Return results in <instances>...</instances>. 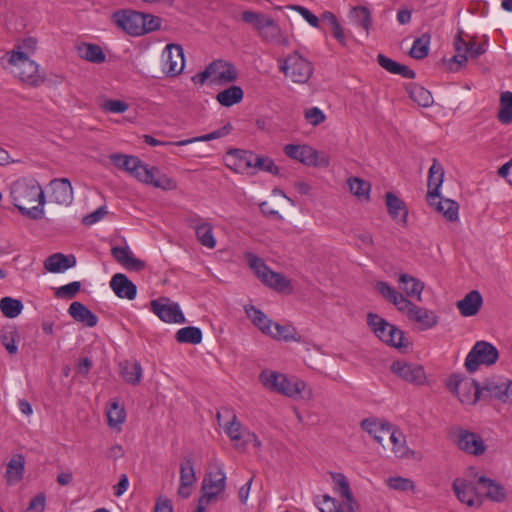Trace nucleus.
Here are the masks:
<instances>
[{"label":"nucleus","instance_id":"obj_1","mask_svg":"<svg viewBox=\"0 0 512 512\" xmlns=\"http://www.w3.org/2000/svg\"><path fill=\"white\" fill-rule=\"evenodd\" d=\"M9 195L12 204L24 216L38 220L44 215V192L38 181L31 177H21L11 183Z\"/></svg>","mask_w":512,"mask_h":512},{"label":"nucleus","instance_id":"obj_2","mask_svg":"<svg viewBox=\"0 0 512 512\" xmlns=\"http://www.w3.org/2000/svg\"><path fill=\"white\" fill-rule=\"evenodd\" d=\"M375 287L379 294L393 304L399 312L405 314L410 321L419 324L421 330L430 329L437 324L438 318L434 312L415 305L389 283L378 281Z\"/></svg>","mask_w":512,"mask_h":512},{"label":"nucleus","instance_id":"obj_3","mask_svg":"<svg viewBox=\"0 0 512 512\" xmlns=\"http://www.w3.org/2000/svg\"><path fill=\"white\" fill-rule=\"evenodd\" d=\"M367 325L383 343L398 349L408 347L404 332L378 314L368 313Z\"/></svg>","mask_w":512,"mask_h":512},{"label":"nucleus","instance_id":"obj_4","mask_svg":"<svg viewBox=\"0 0 512 512\" xmlns=\"http://www.w3.org/2000/svg\"><path fill=\"white\" fill-rule=\"evenodd\" d=\"M259 380L266 389L291 398L299 396L306 386L303 381L291 380L286 375L272 370L262 371Z\"/></svg>","mask_w":512,"mask_h":512},{"label":"nucleus","instance_id":"obj_5","mask_svg":"<svg viewBox=\"0 0 512 512\" xmlns=\"http://www.w3.org/2000/svg\"><path fill=\"white\" fill-rule=\"evenodd\" d=\"M8 62L12 66L17 67L18 75L22 82L34 87L44 83L45 76L39 73L38 64L29 59L19 46L9 53Z\"/></svg>","mask_w":512,"mask_h":512},{"label":"nucleus","instance_id":"obj_6","mask_svg":"<svg viewBox=\"0 0 512 512\" xmlns=\"http://www.w3.org/2000/svg\"><path fill=\"white\" fill-rule=\"evenodd\" d=\"M331 478L335 485V490L345 500V503L343 506H337L335 499L325 495L323 499L325 507L320 508L321 512H355V500L347 477L342 473L332 472Z\"/></svg>","mask_w":512,"mask_h":512},{"label":"nucleus","instance_id":"obj_7","mask_svg":"<svg viewBox=\"0 0 512 512\" xmlns=\"http://www.w3.org/2000/svg\"><path fill=\"white\" fill-rule=\"evenodd\" d=\"M279 69L294 83H306L312 75L313 67L311 62L305 59L298 52H294L283 60H278Z\"/></svg>","mask_w":512,"mask_h":512},{"label":"nucleus","instance_id":"obj_8","mask_svg":"<svg viewBox=\"0 0 512 512\" xmlns=\"http://www.w3.org/2000/svg\"><path fill=\"white\" fill-rule=\"evenodd\" d=\"M498 358L499 353L494 345L486 341H478L468 353L465 359V367L470 373H473L480 365H493Z\"/></svg>","mask_w":512,"mask_h":512},{"label":"nucleus","instance_id":"obj_9","mask_svg":"<svg viewBox=\"0 0 512 512\" xmlns=\"http://www.w3.org/2000/svg\"><path fill=\"white\" fill-rule=\"evenodd\" d=\"M283 151L287 157L307 166L327 167L329 165L326 155H320L316 149L308 145L287 144Z\"/></svg>","mask_w":512,"mask_h":512},{"label":"nucleus","instance_id":"obj_10","mask_svg":"<svg viewBox=\"0 0 512 512\" xmlns=\"http://www.w3.org/2000/svg\"><path fill=\"white\" fill-rule=\"evenodd\" d=\"M452 437L457 447L469 455L480 456L484 454L487 449L482 437L467 429L461 427L455 428L452 431Z\"/></svg>","mask_w":512,"mask_h":512},{"label":"nucleus","instance_id":"obj_11","mask_svg":"<svg viewBox=\"0 0 512 512\" xmlns=\"http://www.w3.org/2000/svg\"><path fill=\"white\" fill-rule=\"evenodd\" d=\"M112 19L118 28L131 36L145 34L143 13L134 10H119L113 13Z\"/></svg>","mask_w":512,"mask_h":512},{"label":"nucleus","instance_id":"obj_12","mask_svg":"<svg viewBox=\"0 0 512 512\" xmlns=\"http://www.w3.org/2000/svg\"><path fill=\"white\" fill-rule=\"evenodd\" d=\"M150 305L152 312L157 315L163 322L178 324L186 322L185 316L182 313L179 304L167 297H160L158 299L152 300Z\"/></svg>","mask_w":512,"mask_h":512},{"label":"nucleus","instance_id":"obj_13","mask_svg":"<svg viewBox=\"0 0 512 512\" xmlns=\"http://www.w3.org/2000/svg\"><path fill=\"white\" fill-rule=\"evenodd\" d=\"M226 486V475L221 467L216 472H209L203 479L201 487V497L199 501L209 504L221 495Z\"/></svg>","mask_w":512,"mask_h":512},{"label":"nucleus","instance_id":"obj_14","mask_svg":"<svg viewBox=\"0 0 512 512\" xmlns=\"http://www.w3.org/2000/svg\"><path fill=\"white\" fill-rule=\"evenodd\" d=\"M453 490L458 500L470 507L482 504V488L479 479L476 483L472 481L457 478L453 482Z\"/></svg>","mask_w":512,"mask_h":512},{"label":"nucleus","instance_id":"obj_15","mask_svg":"<svg viewBox=\"0 0 512 512\" xmlns=\"http://www.w3.org/2000/svg\"><path fill=\"white\" fill-rule=\"evenodd\" d=\"M162 71L168 76H177L182 73L185 60L181 45L168 44L162 53Z\"/></svg>","mask_w":512,"mask_h":512},{"label":"nucleus","instance_id":"obj_16","mask_svg":"<svg viewBox=\"0 0 512 512\" xmlns=\"http://www.w3.org/2000/svg\"><path fill=\"white\" fill-rule=\"evenodd\" d=\"M210 74V83L223 85L234 82L238 77L236 67L224 60H214L207 66Z\"/></svg>","mask_w":512,"mask_h":512},{"label":"nucleus","instance_id":"obj_17","mask_svg":"<svg viewBox=\"0 0 512 512\" xmlns=\"http://www.w3.org/2000/svg\"><path fill=\"white\" fill-rule=\"evenodd\" d=\"M391 371L406 382L420 386L426 381L424 368L418 364L395 361L391 365Z\"/></svg>","mask_w":512,"mask_h":512},{"label":"nucleus","instance_id":"obj_18","mask_svg":"<svg viewBox=\"0 0 512 512\" xmlns=\"http://www.w3.org/2000/svg\"><path fill=\"white\" fill-rule=\"evenodd\" d=\"M216 417L219 426L224 429L230 440L235 442V444L239 443L246 430L243 429L234 411L229 408H223L221 411L217 412Z\"/></svg>","mask_w":512,"mask_h":512},{"label":"nucleus","instance_id":"obj_19","mask_svg":"<svg viewBox=\"0 0 512 512\" xmlns=\"http://www.w3.org/2000/svg\"><path fill=\"white\" fill-rule=\"evenodd\" d=\"M196 482V474L194 470L193 460L185 457L180 463V484L178 487V495L182 498H188L192 492V486Z\"/></svg>","mask_w":512,"mask_h":512},{"label":"nucleus","instance_id":"obj_20","mask_svg":"<svg viewBox=\"0 0 512 512\" xmlns=\"http://www.w3.org/2000/svg\"><path fill=\"white\" fill-rule=\"evenodd\" d=\"M443 178L444 169L437 159L434 158L428 173V192L426 199L429 205H434L435 200L439 198V189L443 183Z\"/></svg>","mask_w":512,"mask_h":512},{"label":"nucleus","instance_id":"obj_21","mask_svg":"<svg viewBox=\"0 0 512 512\" xmlns=\"http://www.w3.org/2000/svg\"><path fill=\"white\" fill-rule=\"evenodd\" d=\"M51 201L60 205H69L73 201V188L66 178L53 179L50 182Z\"/></svg>","mask_w":512,"mask_h":512},{"label":"nucleus","instance_id":"obj_22","mask_svg":"<svg viewBox=\"0 0 512 512\" xmlns=\"http://www.w3.org/2000/svg\"><path fill=\"white\" fill-rule=\"evenodd\" d=\"M110 287L119 298L133 300L137 294L136 285L122 273H117L111 278Z\"/></svg>","mask_w":512,"mask_h":512},{"label":"nucleus","instance_id":"obj_23","mask_svg":"<svg viewBox=\"0 0 512 512\" xmlns=\"http://www.w3.org/2000/svg\"><path fill=\"white\" fill-rule=\"evenodd\" d=\"M111 254L119 264L128 270L140 271L145 267V263L135 258L127 245L112 247Z\"/></svg>","mask_w":512,"mask_h":512},{"label":"nucleus","instance_id":"obj_24","mask_svg":"<svg viewBox=\"0 0 512 512\" xmlns=\"http://www.w3.org/2000/svg\"><path fill=\"white\" fill-rule=\"evenodd\" d=\"M385 199L387 210L391 218L398 224L406 226L408 210L405 203L392 192H387Z\"/></svg>","mask_w":512,"mask_h":512},{"label":"nucleus","instance_id":"obj_25","mask_svg":"<svg viewBox=\"0 0 512 512\" xmlns=\"http://www.w3.org/2000/svg\"><path fill=\"white\" fill-rule=\"evenodd\" d=\"M361 428L372 436L379 444H383V441L388 435H390L392 425L371 417L361 421Z\"/></svg>","mask_w":512,"mask_h":512},{"label":"nucleus","instance_id":"obj_26","mask_svg":"<svg viewBox=\"0 0 512 512\" xmlns=\"http://www.w3.org/2000/svg\"><path fill=\"white\" fill-rule=\"evenodd\" d=\"M76 265L74 255H64L62 253H54L46 258L44 267L51 273H62Z\"/></svg>","mask_w":512,"mask_h":512},{"label":"nucleus","instance_id":"obj_27","mask_svg":"<svg viewBox=\"0 0 512 512\" xmlns=\"http://www.w3.org/2000/svg\"><path fill=\"white\" fill-rule=\"evenodd\" d=\"M483 303V298L479 291L472 290L468 292L463 299L459 300L456 304L461 315L470 317L476 315Z\"/></svg>","mask_w":512,"mask_h":512},{"label":"nucleus","instance_id":"obj_28","mask_svg":"<svg viewBox=\"0 0 512 512\" xmlns=\"http://www.w3.org/2000/svg\"><path fill=\"white\" fill-rule=\"evenodd\" d=\"M68 313L75 321L87 327H95L98 323V317L81 302H72L68 308Z\"/></svg>","mask_w":512,"mask_h":512},{"label":"nucleus","instance_id":"obj_29","mask_svg":"<svg viewBox=\"0 0 512 512\" xmlns=\"http://www.w3.org/2000/svg\"><path fill=\"white\" fill-rule=\"evenodd\" d=\"M110 160L116 167L127 171L136 179L144 166V163L136 156L112 154Z\"/></svg>","mask_w":512,"mask_h":512},{"label":"nucleus","instance_id":"obj_30","mask_svg":"<svg viewBox=\"0 0 512 512\" xmlns=\"http://www.w3.org/2000/svg\"><path fill=\"white\" fill-rule=\"evenodd\" d=\"M479 484L482 488V500L484 498L494 502H503L505 500L506 493L501 484L485 476L479 477Z\"/></svg>","mask_w":512,"mask_h":512},{"label":"nucleus","instance_id":"obj_31","mask_svg":"<svg viewBox=\"0 0 512 512\" xmlns=\"http://www.w3.org/2000/svg\"><path fill=\"white\" fill-rule=\"evenodd\" d=\"M25 458L22 454L14 455L7 463L5 478L8 485L19 483L24 476Z\"/></svg>","mask_w":512,"mask_h":512},{"label":"nucleus","instance_id":"obj_32","mask_svg":"<svg viewBox=\"0 0 512 512\" xmlns=\"http://www.w3.org/2000/svg\"><path fill=\"white\" fill-rule=\"evenodd\" d=\"M481 390L482 393L486 391L491 397L512 401V381H487Z\"/></svg>","mask_w":512,"mask_h":512},{"label":"nucleus","instance_id":"obj_33","mask_svg":"<svg viewBox=\"0 0 512 512\" xmlns=\"http://www.w3.org/2000/svg\"><path fill=\"white\" fill-rule=\"evenodd\" d=\"M398 283L400 285V288L405 293V297L408 299L410 298H416L417 300L421 301V295L424 289V283L421 282L419 279L403 273L400 274Z\"/></svg>","mask_w":512,"mask_h":512},{"label":"nucleus","instance_id":"obj_34","mask_svg":"<svg viewBox=\"0 0 512 512\" xmlns=\"http://www.w3.org/2000/svg\"><path fill=\"white\" fill-rule=\"evenodd\" d=\"M261 282L280 293L290 294L293 291L290 281L283 274L274 272L271 269L264 275V279Z\"/></svg>","mask_w":512,"mask_h":512},{"label":"nucleus","instance_id":"obj_35","mask_svg":"<svg viewBox=\"0 0 512 512\" xmlns=\"http://www.w3.org/2000/svg\"><path fill=\"white\" fill-rule=\"evenodd\" d=\"M377 62L383 69L392 74L401 75L406 79L415 78V72L408 66L402 65L383 54H378Z\"/></svg>","mask_w":512,"mask_h":512},{"label":"nucleus","instance_id":"obj_36","mask_svg":"<svg viewBox=\"0 0 512 512\" xmlns=\"http://www.w3.org/2000/svg\"><path fill=\"white\" fill-rule=\"evenodd\" d=\"M482 394L481 387L475 380L465 378L457 397L464 404H474Z\"/></svg>","mask_w":512,"mask_h":512},{"label":"nucleus","instance_id":"obj_37","mask_svg":"<svg viewBox=\"0 0 512 512\" xmlns=\"http://www.w3.org/2000/svg\"><path fill=\"white\" fill-rule=\"evenodd\" d=\"M77 53L80 58L91 63L100 64L106 60L102 48L97 44L82 43L77 47Z\"/></svg>","mask_w":512,"mask_h":512},{"label":"nucleus","instance_id":"obj_38","mask_svg":"<svg viewBox=\"0 0 512 512\" xmlns=\"http://www.w3.org/2000/svg\"><path fill=\"white\" fill-rule=\"evenodd\" d=\"M244 91L240 86L232 85L216 95L218 103L224 107H231L242 101Z\"/></svg>","mask_w":512,"mask_h":512},{"label":"nucleus","instance_id":"obj_39","mask_svg":"<svg viewBox=\"0 0 512 512\" xmlns=\"http://www.w3.org/2000/svg\"><path fill=\"white\" fill-rule=\"evenodd\" d=\"M120 374L127 383L136 385L142 377L141 364L136 360L124 361L120 364Z\"/></svg>","mask_w":512,"mask_h":512},{"label":"nucleus","instance_id":"obj_40","mask_svg":"<svg viewBox=\"0 0 512 512\" xmlns=\"http://www.w3.org/2000/svg\"><path fill=\"white\" fill-rule=\"evenodd\" d=\"M431 206L434 207L437 212L443 214L448 221L454 222L458 220L459 205L456 201L439 196V198L435 200V204Z\"/></svg>","mask_w":512,"mask_h":512},{"label":"nucleus","instance_id":"obj_41","mask_svg":"<svg viewBox=\"0 0 512 512\" xmlns=\"http://www.w3.org/2000/svg\"><path fill=\"white\" fill-rule=\"evenodd\" d=\"M245 312L251 319L252 323L257 326L264 334L269 335L273 328L274 322L269 319L261 310L254 306L246 307Z\"/></svg>","mask_w":512,"mask_h":512},{"label":"nucleus","instance_id":"obj_42","mask_svg":"<svg viewBox=\"0 0 512 512\" xmlns=\"http://www.w3.org/2000/svg\"><path fill=\"white\" fill-rule=\"evenodd\" d=\"M463 31L459 30L456 37L454 38L453 46L456 51V55L451 59L452 63H456L459 67L466 64L468 60V51L470 42H467L463 39Z\"/></svg>","mask_w":512,"mask_h":512},{"label":"nucleus","instance_id":"obj_43","mask_svg":"<svg viewBox=\"0 0 512 512\" xmlns=\"http://www.w3.org/2000/svg\"><path fill=\"white\" fill-rule=\"evenodd\" d=\"M350 18L354 25L361 27L368 35L372 26L371 12L364 6H357L351 9Z\"/></svg>","mask_w":512,"mask_h":512},{"label":"nucleus","instance_id":"obj_44","mask_svg":"<svg viewBox=\"0 0 512 512\" xmlns=\"http://www.w3.org/2000/svg\"><path fill=\"white\" fill-rule=\"evenodd\" d=\"M232 129H233V127H232L231 123H227L223 127L219 128L215 131H212L208 134L190 138V139L176 141L175 145L176 146H184V145H188V144H191L194 142H207V141H211L214 139L222 138V137L227 136L232 131Z\"/></svg>","mask_w":512,"mask_h":512},{"label":"nucleus","instance_id":"obj_45","mask_svg":"<svg viewBox=\"0 0 512 512\" xmlns=\"http://www.w3.org/2000/svg\"><path fill=\"white\" fill-rule=\"evenodd\" d=\"M241 19L247 23L252 25V27L257 31L258 35L265 29L268 22L272 20L271 17L260 13L254 12L251 10H246L241 13Z\"/></svg>","mask_w":512,"mask_h":512},{"label":"nucleus","instance_id":"obj_46","mask_svg":"<svg viewBox=\"0 0 512 512\" xmlns=\"http://www.w3.org/2000/svg\"><path fill=\"white\" fill-rule=\"evenodd\" d=\"M175 338L179 343L200 344L202 342V331L195 326H187L176 332Z\"/></svg>","mask_w":512,"mask_h":512},{"label":"nucleus","instance_id":"obj_47","mask_svg":"<svg viewBox=\"0 0 512 512\" xmlns=\"http://www.w3.org/2000/svg\"><path fill=\"white\" fill-rule=\"evenodd\" d=\"M498 120L502 124H510L512 122V92H502L500 95V109L498 112Z\"/></svg>","mask_w":512,"mask_h":512},{"label":"nucleus","instance_id":"obj_48","mask_svg":"<svg viewBox=\"0 0 512 512\" xmlns=\"http://www.w3.org/2000/svg\"><path fill=\"white\" fill-rule=\"evenodd\" d=\"M195 234L198 241L204 247L209 249H213L216 246V239L213 235V226L212 224H197L195 226Z\"/></svg>","mask_w":512,"mask_h":512},{"label":"nucleus","instance_id":"obj_49","mask_svg":"<svg viewBox=\"0 0 512 512\" xmlns=\"http://www.w3.org/2000/svg\"><path fill=\"white\" fill-rule=\"evenodd\" d=\"M431 35L424 33L414 40L410 50V56L414 59H423L428 55Z\"/></svg>","mask_w":512,"mask_h":512},{"label":"nucleus","instance_id":"obj_50","mask_svg":"<svg viewBox=\"0 0 512 512\" xmlns=\"http://www.w3.org/2000/svg\"><path fill=\"white\" fill-rule=\"evenodd\" d=\"M252 169V174H256L257 172L260 171L268 172L272 175L279 174V167L275 164L274 160L265 155L256 154Z\"/></svg>","mask_w":512,"mask_h":512},{"label":"nucleus","instance_id":"obj_51","mask_svg":"<svg viewBox=\"0 0 512 512\" xmlns=\"http://www.w3.org/2000/svg\"><path fill=\"white\" fill-rule=\"evenodd\" d=\"M348 186L353 195L360 199H369L371 185L368 181L358 177H351L348 179Z\"/></svg>","mask_w":512,"mask_h":512},{"label":"nucleus","instance_id":"obj_52","mask_svg":"<svg viewBox=\"0 0 512 512\" xmlns=\"http://www.w3.org/2000/svg\"><path fill=\"white\" fill-rule=\"evenodd\" d=\"M0 310L8 318L17 317L23 310L20 300L11 297H4L0 300Z\"/></svg>","mask_w":512,"mask_h":512},{"label":"nucleus","instance_id":"obj_53","mask_svg":"<svg viewBox=\"0 0 512 512\" xmlns=\"http://www.w3.org/2000/svg\"><path fill=\"white\" fill-rule=\"evenodd\" d=\"M245 259L250 269L253 270L258 279L262 281L264 279V275L267 274L270 268L265 264L262 258L252 252L245 253Z\"/></svg>","mask_w":512,"mask_h":512},{"label":"nucleus","instance_id":"obj_54","mask_svg":"<svg viewBox=\"0 0 512 512\" xmlns=\"http://www.w3.org/2000/svg\"><path fill=\"white\" fill-rule=\"evenodd\" d=\"M269 336L277 339V340H297L296 338V330L291 325H281L279 323H274L273 328Z\"/></svg>","mask_w":512,"mask_h":512},{"label":"nucleus","instance_id":"obj_55","mask_svg":"<svg viewBox=\"0 0 512 512\" xmlns=\"http://www.w3.org/2000/svg\"><path fill=\"white\" fill-rule=\"evenodd\" d=\"M410 97L414 102L422 107H429L433 103L432 94L422 86H414L410 90Z\"/></svg>","mask_w":512,"mask_h":512},{"label":"nucleus","instance_id":"obj_56","mask_svg":"<svg viewBox=\"0 0 512 512\" xmlns=\"http://www.w3.org/2000/svg\"><path fill=\"white\" fill-rule=\"evenodd\" d=\"M230 154L233 155L237 160L239 168H253V162L255 161L256 153L247 150L234 149L230 151Z\"/></svg>","mask_w":512,"mask_h":512},{"label":"nucleus","instance_id":"obj_57","mask_svg":"<svg viewBox=\"0 0 512 512\" xmlns=\"http://www.w3.org/2000/svg\"><path fill=\"white\" fill-rule=\"evenodd\" d=\"M16 331L14 328L3 329L0 332V341L10 354H16L18 347L15 341Z\"/></svg>","mask_w":512,"mask_h":512},{"label":"nucleus","instance_id":"obj_58","mask_svg":"<svg viewBox=\"0 0 512 512\" xmlns=\"http://www.w3.org/2000/svg\"><path fill=\"white\" fill-rule=\"evenodd\" d=\"M108 425L111 427H117L125 421V411L121 408L118 403H113L111 408L107 412Z\"/></svg>","mask_w":512,"mask_h":512},{"label":"nucleus","instance_id":"obj_59","mask_svg":"<svg viewBox=\"0 0 512 512\" xmlns=\"http://www.w3.org/2000/svg\"><path fill=\"white\" fill-rule=\"evenodd\" d=\"M281 31L280 26L272 19L259 36L263 41L273 44L279 38Z\"/></svg>","mask_w":512,"mask_h":512},{"label":"nucleus","instance_id":"obj_60","mask_svg":"<svg viewBox=\"0 0 512 512\" xmlns=\"http://www.w3.org/2000/svg\"><path fill=\"white\" fill-rule=\"evenodd\" d=\"M80 288H81V283L78 281H74V282H71L69 284L59 287L55 292V296L57 298L72 299L80 291Z\"/></svg>","mask_w":512,"mask_h":512},{"label":"nucleus","instance_id":"obj_61","mask_svg":"<svg viewBox=\"0 0 512 512\" xmlns=\"http://www.w3.org/2000/svg\"><path fill=\"white\" fill-rule=\"evenodd\" d=\"M160 174V170L156 167L149 168L146 164H144L140 173H138L137 179L140 182L145 184H149L155 187V181L157 180L158 175Z\"/></svg>","mask_w":512,"mask_h":512},{"label":"nucleus","instance_id":"obj_62","mask_svg":"<svg viewBox=\"0 0 512 512\" xmlns=\"http://www.w3.org/2000/svg\"><path fill=\"white\" fill-rule=\"evenodd\" d=\"M287 8L298 12L312 27H319V18L307 8L300 5H288Z\"/></svg>","mask_w":512,"mask_h":512},{"label":"nucleus","instance_id":"obj_63","mask_svg":"<svg viewBox=\"0 0 512 512\" xmlns=\"http://www.w3.org/2000/svg\"><path fill=\"white\" fill-rule=\"evenodd\" d=\"M387 485L389 488L398 491H407L413 488V482L402 477H390L387 480Z\"/></svg>","mask_w":512,"mask_h":512},{"label":"nucleus","instance_id":"obj_64","mask_svg":"<svg viewBox=\"0 0 512 512\" xmlns=\"http://www.w3.org/2000/svg\"><path fill=\"white\" fill-rule=\"evenodd\" d=\"M305 119L313 126L323 123L326 119L324 112L318 107L307 109L304 113Z\"/></svg>","mask_w":512,"mask_h":512}]
</instances>
